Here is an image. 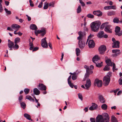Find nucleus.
Masks as SVG:
<instances>
[{"instance_id": "nucleus-1", "label": "nucleus", "mask_w": 122, "mask_h": 122, "mask_svg": "<svg viewBox=\"0 0 122 122\" xmlns=\"http://www.w3.org/2000/svg\"><path fill=\"white\" fill-rule=\"evenodd\" d=\"M109 116L107 113H104L103 115H98L96 118V122H109Z\"/></svg>"}, {"instance_id": "nucleus-2", "label": "nucleus", "mask_w": 122, "mask_h": 122, "mask_svg": "<svg viewBox=\"0 0 122 122\" xmlns=\"http://www.w3.org/2000/svg\"><path fill=\"white\" fill-rule=\"evenodd\" d=\"M78 34L79 35V36L77 37V39L79 40L78 45L80 48L82 49L85 46V41L84 40L82 32L80 31L78 32Z\"/></svg>"}, {"instance_id": "nucleus-3", "label": "nucleus", "mask_w": 122, "mask_h": 122, "mask_svg": "<svg viewBox=\"0 0 122 122\" xmlns=\"http://www.w3.org/2000/svg\"><path fill=\"white\" fill-rule=\"evenodd\" d=\"M101 24V23L99 21L93 22L91 24V30L93 31L97 32L98 31Z\"/></svg>"}, {"instance_id": "nucleus-4", "label": "nucleus", "mask_w": 122, "mask_h": 122, "mask_svg": "<svg viewBox=\"0 0 122 122\" xmlns=\"http://www.w3.org/2000/svg\"><path fill=\"white\" fill-rule=\"evenodd\" d=\"M107 65H106L103 69V70L105 71H108L110 70L109 66H113L112 70L113 71L115 70H117V69L116 68L115 64L113 63V61H106Z\"/></svg>"}, {"instance_id": "nucleus-5", "label": "nucleus", "mask_w": 122, "mask_h": 122, "mask_svg": "<svg viewBox=\"0 0 122 122\" xmlns=\"http://www.w3.org/2000/svg\"><path fill=\"white\" fill-rule=\"evenodd\" d=\"M110 76H105L103 79V85L105 86H107L110 81Z\"/></svg>"}, {"instance_id": "nucleus-6", "label": "nucleus", "mask_w": 122, "mask_h": 122, "mask_svg": "<svg viewBox=\"0 0 122 122\" xmlns=\"http://www.w3.org/2000/svg\"><path fill=\"white\" fill-rule=\"evenodd\" d=\"M46 38L45 37L41 40V45L44 48H46L48 47L47 43L46 40Z\"/></svg>"}, {"instance_id": "nucleus-7", "label": "nucleus", "mask_w": 122, "mask_h": 122, "mask_svg": "<svg viewBox=\"0 0 122 122\" xmlns=\"http://www.w3.org/2000/svg\"><path fill=\"white\" fill-rule=\"evenodd\" d=\"M35 33L36 35L38 34L41 33V36H43L46 34V31L44 29H41V30H38L37 31L35 30Z\"/></svg>"}, {"instance_id": "nucleus-8", "label": "nucleus", "mask_w": 122, "mask_h": 122, "mask_svg": "<svg viewBox=\"0 0 122 122\" xmlns=\"http://www.w3.org/2000/svg\"><path fill=\"white\" fill-rule=\"evenodd\" d=\"M115 32L116 35L119 36H121L122 35V31H120V28L118 26H116L115 27Z\"/></svg>"}, {"instance_id": "nucleus-9", "label": "nucleus", "mask_w": 122, "mask_h": 122, "mask_svg": "<svg viewBox=\"0 0 122 122\" xmlns=\"http://www.w3.org/2000/svg\"><path fill=\"white\" fill-rule=\"evenodd\" d=\"M106 46L104 45L101 46L99 48V51L100 54H103L106 51Z\"/></svg>"}, {"instance_id": "nucleus-10", "label": "nucleus", "mask_w": 122, "mask_h": 122, "mask_svg": "<svg viewBox=\"0 0 122 122\" xmlns=\"http://www.w3.org/2000/svg\"><path fill=\"white\" fill-rule=\"evenodd\" d=\"M38 88L40 90L45 91L46 89V86L43 83H40L38 86Z\"/></svg>"}, {"instance_id": "nucleus-11", "label": "nucleus", "mask_w": 122, "mask_h": 122, "mask_svg": "<svg viewBox=\"0 0 122 122\" xmlns=\"http://www.w3.org/2000/svg\"><path fill=\"white\" fill-rule=\"evenodd\" d=\"M88 46L90 48H93L95 46V44L94 41L92 40H90L88 43Z\"/></svg>"}, {"instance_id": "nucleus-12", "label": "nucleus", "mask_w": 122, "mask_h": 122, "mask_svg": "<svg viewBox=\"0 0 122 122\" xmlns=\"http://www.w3.org/2000/svg\"><path fill=\"white\" fill-rule=\"evenodd\" d=\"M92 105L89 108V109L90 111H92L97 109L98 107V106L95 103H92Z\"/></svg>"}, {"instance_id": "nucleus-13", "label": "nucleus", "mask_w": 122, "mask_h": 122, "mask_svg": "<svg viewBox=\"0 0 122 122\" xmlns=\"http://www.w3.org/2000/svg\"><path fill=\"white\" fill-rule=\"evenodd\" d=\"M91 85V82L90 79H88L86 81V83L85 85L86 87L85 89H88V88L90 87Z\"/></svg>"}, {"instance_id": "nucleus-14", "label": "nucleus", "mask_w": 122, "mask_h": 122, "mask_svg": "<svg viewBox=\"0 0 122 122\" xmlns=\"http://www.w3.org/2000/svg\"><path fill=\"white\" fill-rule=\"evenodd\" d=\"M95 83L97 84V86L101 87L102 85V81L101 80L96 79L95 81Z\"/></svg>"}, {"instance_id": "nucleus-15", "label": "nucleus", "mask_w": 122, "mask_h": 122, "mask_svg": "<svg viewBox=\"0 0 122 122\" xmlns=\"http://www.w3.org/2000/svg\"><path fill=\"white\" fill-rule=\"evenodd\" d=\"M93 14L98 16H101L102 15V13L99 10L94 11L93 12Z\"/></svg>"}, {"instance_id": "nucleus-16", "label": "nucleus", "mask_w": 122, "mask_h": 122, "mask_svg": "<svg viewBox=\"0 0 122 122\" xmlns=\"http://www.w3.org/2000/svg\"><path fill=\"white\" fill-rule=\"evenodd\" d=\"M111 26L110 25H108L106 26L104 28L105 31L107 33H112V30L110 29Z\"/></svg>"}, {"instance_id": "nucleus-17", "label": "nucleus", "mask_w": 122, "mask_h": 122, "mask_svg": "<svg viewBox=\"0 0 122 122\" xmlns=\"http://www.w3.org/2000/svg\"><path fill=\"white\" fill-rule=\"evenodd\" d=\"M84 67L86 69V72L89 75L93 73V72L92 70L90 69L89 67L87 65H85Z\"/></svg>"}, {"instance_id": "nucleus-18", "label": "nucleus", "mask_w": 122, "mask_h": 122, "mask_svg": "<svg viewBox=\"0 0 122 122\" xmlns=\"http://www.w3.org/2000/svg\"><path fill=\"white\" fill-rule=\"evenodd\" d=\"M120 42L119 41H115L114 43H113V45L112 47L113 48H118L119 47Z\"/></svg>"}, {"instance_id": "nucleus-19", "label": "nucleus", "mask_w": 122, "mask_h": 122, "mask_svg": "<svg viewBox=\"0 0 122 122\" xmlns=\"http://www.w3.org/2000/svg\"><path fill=\"white\" fill-rule=\"evenodd\" d=\"M98 99L99 101L101 103H105V101L103 96L101 95H99L98 96Z\"/></svg>"}, {"instance_id": "nucleus-20", "label": "nucleus", "mask_w": 122, "mask_h": 122, "mask_svg": "<svg viewBox=\"0 0 122 122\" xmlns=\"http://www.w3.org/2000/svg\"><path fill=\"white\" fill-rule=\"evenodd\" d=\"M112 52L113 53H115L114 55V56H116L119 55L120 53V50H113Z\"/></svg>"}, {"instance_id": "nucleus-21", "label": "nucleus", "mask_w": 122, "mask_h": 122, "mask_svg": "<svg viewBox=\"0 0 122 122\" xmlns=\"http://www.w3.org/2000/svg\"><path fill=\"white\" fill-rule=\"evenodd\" d=\"M96 64V66L98 67H100L102 65V61H93Z\"/></svg>"}, {"instance_id": "nucleus-22", "label": "nucleus", "mask_w": 122, "mask_h": 122, "mask_svg": "<svg viewBox=\"0 0 122 122\" xmlns=\"http://www.w3.org/2000/svg\"><path fill=\"white\" fill-rule=\"evenodd\" d=\"M100 58L98 55H95L92 58V61H97L100 60Z\"/></svg>"}, {"instance_id": "nucleus-23", "label": "nucleus", "mask_w": 122, "mask_h": 122, "mask_svg": "<svg viewBox=\"0 0 122 122\" xmlns=\"http://www.w3.org/2000/svg\"><path fill=\"white\" fill-rule=\"evenodd\" d=\"M77 71L74 72L72 75V79L73 80H75L77 79Z\"/></svg>"}, {"instance_id": "nucleus-24", "label": "nucleus", "mask_w": 122, "mask_h": 122, "mask_svg": "<svg viewBox=\"0 0 122 122\" xmlns=\"http://www.w3.org/2000/svg\"><path fill=\"white\" fill-rule=\"evenodd\" d=\"M11 27L14 29L18 30L20 26L17 24H13L11 25Z\"/></svg>"}, {"instance_id": "nucleus-25", "label": "nucleus", "mask_w": 122, "mask_h": 122, "mask_svg": "<svg viewBox=\"0 0 122 122\" xmlns=\"http://www.w3.org/2000/svg\"><path fill=\"white\" fill-rule=\"evenodd\" d=\"M14 45V42H11L10 43H8V46L9 48V50H12V49Z\"/></svg>"}, {"instance_id": "nucleus-26", "label": "nucleus", "mask_w": 122, "mask_h": 122, "mask_svg": "<svg viewBox=\"0 0 122 122\" xmlns=\"http://www.w3.org/2000/svg\"><path fill=\"white\" fill-rule=\"evenodd\" d=\"M104 35V31H101L99 32L97 36L99 38H102L103 36Z\"/></svg>"}, {"instance_id": "nucleus-27", "label": "nucleus", "mask_w": 122, "mask_h": 122, "mask_svg": "<svg viewBox=\"0 0 122 122\" xmlns=\"http://www.w3.org/2000/svg\"><path fill=\"white\" fill-rule=\"evenodd\" d=\"M34 94L36 95H38L40 93V91L37 88H35L33 90Z\"/></svg>"}, {"instance_id": "nucleus-28", "label": "nucleus", "mask_w": 122, "mask_h": 122, "mask_svg": "<svg viewBox=\"0 0 122 122\" xmlns=\"http://www.w3.org/2000/svg\"><path fill=\"white\" fill-rule=\"evenodd\" d=\"M115 14V11H113L108 12L107 13V15L110 16L114 15Z\"/></svg>"}, {"instance_id": "nucleus-29", "label": "nucleus", "mask_w": 122, "mask_h": 122, "mask_svg": "<svg viewBox=\"0 0 122 122\" xmlns=\"http://www.w3.org/2000/svg\"><path fill=\"white\" fill-rule=\"evenodd\" d=\"M111 121L112 122H118L117 118L114 116H112L111 117Z\"/></svg>"}, {"instance_id": "nucleus-30", "label": "nucleus", "mask_w": 122, "mask_h": 122, "mask_svg": "<svg viewBox=\"0 0 122 122\" xmlns=\"http://www.w3.org/2000/svg\"><path fill=\"white\" fill-rule=\"evenodd\" d=\"M30 28L32 30H35L37 29V27L35 24H31L30 26Z\"/></svg>"}, {"instance_id": "nucleus-31", "label": "nucleus", "mask_w": 122, "mask_h": 122, "mask_svg": "<svg viewBox=\"0 0 122 122\" xmlns=\"http://www.w3.org/2000/svg\"><path fill=\"white\" fill-rule=\"evenodd\" d=\"M24 116L27 119L29 120H31V121L32 120L31 118L30 115L28 114L25 113L24 114Z\"/></svg>"}, {"instance_id": "nucleus-32", "label": "nucleus", "mask_w": 122, "mask_h": 122, "mask_svg": "<svg viewBox=\"0 0 122 122\" xmlns=\"http://www.w3.org/2000/svg\"><path fill=\"white\" fill-rule=\"evenodd\" d=\"M80 51L78 48H76V55L77 56L79 55L80 54Z\"/></svg>"}, {"instance_id": "nucleus-33", "label": "nucleus", "mask_w": 122, "mask_h": 122, "mask_svg": "<svg viewBox=\"0 0 122 122\" xmlns=\"http://www.w3.org/2000/svg\"><path fill=\"white\" fill-rule=\"evenodd\" d=\"M107 106L106 104H103L101 106L102 109L104 110H106L107 108Z\"/></svg>"}, {"instance_id": "nucleus-34", "label": "nucleus", "mask_w": 122, "mask_h": 122, "mask_svg": "<svg viewBox=\"0 0 122 122\" xmlns=\"http://www.w3.org/2000/svg\"><path fill=\"white\" fill-rule=\"evenodd\" d=\"M113 21L114 23H119V20L118 18L117 17H115L114 18Z\"/></svg>"}, {"instance_id": "nucleus-35", "label": "nucleus", "mask_w": 122, "mask_h": 122, "mask_svg": "<svg viewBox=\"0 0 122 122\" xmlns=\"http://www.w3.org/2000/svg\"><path fill=\"white\" fill-rule=\"evenodd\" d=\"M108 24V22H106L105 23L102 24L101 25L100 27V29L101 30H102L104 28L105 25H107Z\"/></svg>"}, {"instance_id": "nucleus-36", "label": "nucleus", "mask_w": 122, "mask_h": 122, "mask_svg": "<svg viewBox=\"0 0 122 122\" xmlns=\"http://www.w3.org/2000/svg\"><path fill=\"white\" fill-rule=\"evenodd\" d=\"M20 41V39L19 38L17 37L15 38L14 41L15 43L17 44Z\"/></svg>"}, {"instance_id": "nucleus-37", "label": "nucleus", "mask_w": 122, "mask_h": 122, "mask_svg": "<svg viewBox=\"0 0 122 122\" xmlns=\"http://www.w3.org/2000/svg\"><path fill=\"white\" fill-rule=\"evenodd\" d=\"M15 44V45H14L13 49L15 50H17L19 48V46L17 44Z\"/></svg>"}, {"instance_id": "nucleus-38", "label": "nucleus", "mask_w": 122, "mask_h": 122, "mask_svg": "<svg viewBox=\"0 0 122 122\" xmlns=\"http://www.w3.org/2000/svg\"><path fill=\"white\" fill-rule=\"evenodd\" d=\"M20 105L21 107L24 109H25L26 107V104L24 102H21Z\"/></svg>"}, {"instance_id": "nucleus-39", "label": "nucleus", "mask_w": 122, "mask_h": 122, "mask_svg": "<svg viewBox=\"0 0 122 122\" xmlns=\"http://www.w3.org/2000/svg\"><path fill=\"white\" fill-rule=\"evenodd\" d=\"M89 75H90L89 74H88L86 72V73L85 74L84 76V77L83 79V80L84 81H85L87 78H88L89 77Z\"/></svg>"}, {"instance_id": "nucleus-40", "label": "nucleus", "mask_w": 122, "mask_h": 122, "mask_svg": "<svg viewBox=\"0 0 122 122\" xmlns=\"http://www.w3.org/2000/svg\"><path fill=\"white\" fill-rule=\"evenodd\" d=\"M81 11V7L80 5H79L77 10V12L78 13H80Z\"/></svg>"}, {"instance_id": "nucleus-41", "label": "nucleus", "mask_w": 122, "mask_h": 122, "mask_svg": "<svg viewBox=\"0 0 122 122\" xmlns=\"http://www.w3.org/2000/svg\"><path fill=\"white\" fill-rule=\"evenodd\" d=\"M48 4L46 2L45 3V5L43 7V9H46L48 8Z\"/></svg>"}, {"instance_id": "nucleus-42", "label": "nucleus", "mask_w": 122, "mask_h": 122, "mask_svg": "<svg viewBox=\"0 0 122 122\" xmlns=\"http://www.w3.org/2000/svg\"><path fill=\"white\" fill-rule=\"evenodd\" d=\"M78 98L79 99L82 101L83 100V97L82 94L81 93H78Z\"/></svg>"}, {"instance_id": "nucleus-43", "label": "nucleus", "mask_w": 122, "mask_h": 122, "mask_svg": "<svg viewBox=\"0 0 122 122\" xmlns=\"http://www.w3.org/2000/svg\"><path fill=\"white\" fill-rule=\"evenodd\" d=\"M5 10L7 14L10 15L11 14V12L10 11L8 10L6 8L5 9Z\"/></svg>"}, {"instance_id": "nucleus-44", "label": "nucleus", "mask_w": 122, "mask_h": 122, "mask_svg": "<svg viewBox=\"0 0 122 122\" xmlns=\"http://www.w3.org/2000/svg\"><path fill=\"white\" fill-rule=\"evenodd\" d=\"M30 89L28 88H25L24 90V92L26 94H27L29 92Z\"/></svg>"}, {"instance_id": "nucleus-45", "label": "nucleus", "mask_w": 122, "mask_h": 122, "mask_svg": "<svg viewBox=\"0 0 122 122\" xmlns=\"http://www.w3.org/2000/svg\"><path fill=\"white\" fill-rule=\"evenodd\" d=\"M34 98L35 99V102L36 103H37V106H38V107L40 106V104L38 102V100L36 99L35 97H34Z\"/></svg>"}, {"instance_id": "nucleus-46", "label": "nucleus", "mask_w": 122, "mask_h": 122, "mask_svg": "<svg viewBox=\"0 0 122 122\" xmlns=\"http://www.w3.org/2000/svg\"><path fill=\"white\" fill-rule=\"evenodd\" d=\"M87 17L89 18H93L94 17V15L91 14H89L87 15Z\"/></svg>"}, {"instance_id": "nucleus-47", "label": "nucleus", "mask_w": 122, "mask_h": 122, "mask_svg": "<svg viewBox=\"0 0 122 122\" xmlns=\"http://www.w3.org/2000/svg\"><path fill=\"white\" fill-rule=\"evenodd\" d=\"M23 99V97L22 96L20 95L19 97V102L21 103L22 102V100Z\"/></svg>"}, {"instance_id": "nucleus-48", "label": "nucleus", "mask_w": 122, "mask_h": 122, "mask_svg": "<svg viewBox=\"0 0 122 122\" xmlns=\"http://www.w3.org/2000/svg\"><path fill=\"white\" fill-rule=\"evenodd\" d=\"M93 36V35H91L90 34L88 37V38L87 39V41L86 43V44L87 43L88 41L89 40V39H90Z\"/></svg>"}, {"instance_id": "nucleus-49", "label": "nucleus", "mask_w": 122, "mask_h": 122, "mask_svg": "<svg viewBox=\"0 0 122 122\" xmlns=\"http://www.w3.org/2000/svg\"><path fill=\"white\" fill-rule=\"evenodd\" d=\"M32 98V97L31 96H26L25 97L26 99H27L30 101Z\"/></svg>"}, {"instance_id": "nucleus-50", "label": "nucleus", "mask_w": 122, "mask_h": 122, "mask_svg": "<svg viewBox=\"0 0 122 122\" xmlns=\"http://www.w3.org/2000/svg\"><path fill=\"white\" fill-rule=\"evenodd\" d=\"M68 83L69 84L71 88H73V85L72 84L71 81H69L68 82Z\"/></svg>"}, {"instance_id": "nucleus-51", "label": "nucleus", "mask_w": 122, "mask_h": 122, "mask_svg": "<svg viewBox=\"0 0 122 122\" xmlns=\"http://www.w3.org/2000/svg\"><path fill=\"white\" fill-rule=\"evenodd\" d=\"M110 9H112L114 10H116V6L115 5H112L110 6Z\"/></svg>"}, {"instance_id": "nucleus-52", "label": "nucleus", "mask_w": 122, "mask_h": 122, "mask_svg": "<svg viewBox=\"0 0 122 122\" xmlns=\"http://www.w3.org/2000/svg\"><path fill=\"white\" fill-rule=\"evenodd\" d=\"M29 2L30 3V5L31 7H33L34 6V5L32 1L31 0H30Z\"/></svg>"}, {"instance_id": "nucleus-53", "label": "nucleus", "mask_w": 122, "mask_h": 122, "mask_svg": "<svg viewBox=\"0 0 122 122\" xmlns=\"http://www.w3.org/2000/svg\"><path fill=\"white\" fill-rule=\"evenodd\" d=\"M3 10L2 6L1 3H0V12H2Z\"/></svg>"}, {"instance_id": "nucleus-54", "label": "nucleus", "mask_w": 122, "mask_h": 122, "mask_svg": "<svg viewBox=\"0 0 122 122\" xmlns=\"http://www.w3.org/2000/svg\"><path fill=\"white\" fill-rule=\"evenodd\" d=\"M110 6H106L104 7V9L105 10H107L110 9Z\"/></svg>"}, {"instance_id": "nucleus-55", "label": "nucleus", "mask_w": 122, "mask_h": 122, "mask_svg": "<svg viewBox=\"0 0 122 122\" xmlns=\"http://www.w3.org/2000/svg\"><path fill=\"white\" fill-rule=\"evenodd\" d=\"M43 4V3L42 2H41V3H40L38 5V7L40 8H41Z\"/></svg>"}, {"instance_id": "nucleus-56", "label": "nucleus", "mask_w": 122, "mask_h": 122, "mask_svg": "<svg viewBox=\"0 0 122 122\" xmlns=\"http://www.w3.org/2000/svg\"><path fill=\"white\" fill-rule=\"evenodd\" d=\"M119 82L120 85L122 84V77L119 79Z\"/></svg>"}, {"instance_id": "nucleus-57", "label": "nucleus", "mask_w": 122, "mask_h": 122, "mask_svg": "<svg viewBox=\"0 0 122 122\" xmlns=\"http://www.w3.org/2000/svg\"><path fill=\"white\" fill-rule=\"evenodd\" d=\"M38 47H34L32 50L33 52L36 51L38 49Z\"/></svg>"}, {"instance_id": "nucleus-58", "label": "nucleus", "mask_w": 122, "mask_h": 122, "mask_svg": "<svg viewBox=\"0 0 122 122\" xmlns=\"http://www.w3.org/2000/svg\"><path fill=\"white\" fill-rule=\"evenodd\" d=\"M49 5L50 6L53 7H54V3L53 2H51L49 4Z\"/></svg>"}, {"instance_id": "nucleus-59", "label": "nucleus", "mask_w": 122, "mask_h": 122, "mask_svg": "<svg viewBox=\"0 0 122 122\" xmlns=\"http://www.w3.org/2000/svg\"><path fill=\"white\" fill-rule=\"evenodd\" d=\"M90 120L91 122H95V119L94 118H91Z\"/></svg>"}, {"instance_id": "nucleus-60", "label": "nucleus", "mask_w": 122, "mask_h": 122, "mask_svg": "<svg viewBox=\"0 0 122 122\" xmlns=\"http://www.w3.org/2000/svg\"><path fill=\"white\" fill-rule=\"evenodd\" d=\"M48 45L50 47V48L52 49V45L51 43L49 42L48 43Z\"/></svg>"}, {"instance_id": "nucleus-61", "label": "nucleus", "mask_w": 122, "mask_h": 122, "mask_svg": "<svg viewBox=\"0 0 122 122\" xmlns=\"http://www.w3.org/2000/svg\"><path fill=\"white\" fill-rule=\"evenodd\" d=\"M5 3L6 6H8L9 5V2L8 1H5Z\"/></svg>"}, {"instance_id": "nucleus-62", "label": "nucleus", "mask_w": 122, "mask_h": 122, "mask_svg": "<svg viewBox=\"0 0 122 122\" xmlns=\"http://www.w3.org/2000/svg\"><path fill=\"white\" fill-rule=\"evenodd\" d=\"M26 16L27 17L28 20L29 21H30L31 20V18L29 16L27 15H26Z\"/></svg>"}, {"instance_id": "nucleus-63", "label": "nucleus", "mask_w": 122, "mask_h": 122, "mask_svg": "<svg viewBox=\"0 0 122 122\" xmlns=\"http://www.w3.org/2000/svg\"><path fill=\"white\" fill-rule=\"evenodd\" d=\"M105 61H111L107 56L105 57Z\"/></svg>"}, {"instance_id": "nucleus-64", "label": "nucleus", "mask_w": 122, "mask_h": 122, "mask_svg": "<svg viewBox=\"0 0 122 122\" xmlns=\"http://www.w3.org/2000/svg\"><path fill=\"white\" fill-rule=\"evenodd\" d=\"M122 93V91H120L118 92L117 93V95H119Z\"/></svg>"}]
</instances>
